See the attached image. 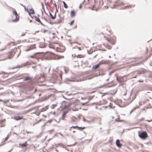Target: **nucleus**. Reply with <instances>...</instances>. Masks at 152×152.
I'll use <instances>...</instances> for the list:
<instances>
[{
    "label": "nucleus",
    "mask_w": 152,
    "mask_h": 152,
    "mask_svg": "<svg viewBox=\"0 0 152 152\" xmlns=\"http://www.w3.org/2000/svg\"><path fill=\"white\" fill-rule=\"evenodd\" d=\"M44 58L45 59L50 60L52 59L57 60L64 57L63 56L55 55L54 53L51 52H49L44 55Z\"/></svg>",
    "instance_id": "1"
},
{
    "label": "nucleus",
    "mask_w": 152,
    "mask_h": 152,
    "mask_svg": "<svg viewBox=\"0 0 152 152\" xmlns=\"http://www.w3.org/2000/svg\"><path fill=\"white\" fill-rule=\"evenodd\" d=\"M138 135L140 138L143 140H145L148 136L147 133L146 131L139 132Z\"/></svg>",
    "instance_id": "2"
},
{
    "label": "nucleus",
    "mask_w": 152,
    "mask_h": 152,
    "mask_svg": "<svg viewBox=\"0 0 152 152\" xmlns=\"http://www.w3.org/2000/svg\"><path fill=\"white\" fill-rule=\"evenodd\" d=\"M12 12L13 15L15 16V18L12 20V21L14 22H17L19 20V17L16 11L14 9H13Z\"/></svg>",
    "instance_id": "3"
},
{
    "label": "nucleus",
    "mask_w": 152,
    "mask_h": 152,
    "mask_svg": "<svg viewBox=\"0 0 152 152\" xmlns=\"http://www.w3.org/2000/svg\"><path fill=\"white\" fill-rule=\"evenodd\" d=\"M17 48H15L12 52H10L7 54V58L10 59L12 57L16 51H17Z\"/></svg>",
    "instance_id": "4"
},
{
    "label": "nucleus",
    "mask_w": 152,
    "mask_h": 152,
    "mask_svg": "<svg viewBox=\"0 0 152 152\" xmlns=\"http://www.w3.org/2000/svg\"><path fill=\"white\" fill-rule=\"evenodd\" d=\"M106 63V61L102 60L101 61H100L97 64H96L94 66H93L92 67V69H95L99 67L100 64H105Z\"/></svg>",
    "instance_id": "5"
},
{
    "label": "nucleus",
    "mask_w": 152,
    "mask_h": 152,
    "mask_svg": "<svg viewBox=\"0 0 152 152\" xmlns=\"http://www.w3.org/2000/svg\"><path fill=\"white\" fill-rule=\"evenodd\" d=\"M29 62H27L25 63H24L22 64L21 66H17L15 67H12L10 68V69H14L15 68L23 67L25 66H26L27 65L29 64Z\"/></svg>",
    "instance_id": "6"
},
{
    "label": "nucleus",
    "mask_w": 152,
    "mask_h": 152,
    "mask_svg": "<svg viewBox=\"0 0 152 152\" xmlns=\"http://www.w3.org/2000/svg\"><path fill=\"white\" fill-rule=\"evenodd\" d=\"M35 44H33L30 45L25 50V51H28L31 50L35 49Z\"/></svg>",
    "instance_id": "7"
},
{
    "label": "nucleus",
    "mask_w": 152,
    "mask_h": 152,
    "mask_svg": "<svg viewBox=\"0 0 152 152\" xmlns=\"http://www.w3.org/2000/svg\"><path fill=\"white\" fill-rule=\"evenodd\" d=\"M116 1H115L114 2L115 4L113 5V7H110L111 8L113 9L115 8V6H119V2L120 1V0H116Z\"/></svg>",
    "instance_id": "8"
},
{
    "label": "nucleus",
    "mask_w": 152,
    "mask_h": 152,
    "mask_svg": "<svg viewBox=\"0 0 152 152\" xmlns=\"http://www.w3.org/2000/svg\"><path fill=\"white\" fill-rule=\"evenodd\" d=\"M66 80L72 82H78L79 80L75 78H67Z\"/></svg>",
    "instance_id": "9"
},
{
    "label": "nucleus",
    "mask_w": 152,
    "mask_h": 152,
    "mask_svg": "<svg viewBox=\"0 0 152 152\" xmlns=\"http://www.w3.org/2000/svg\"><path fill=\"white\" fill-rule=\"evenodd\" d=\"M115 144L116 146L119 148L121 147L122 145V144L120 143V140L118 139L116 140Z\"/></svg>",
    "instance_id": "10"
},
{
    "label": "nucleus",
    "mask_w": 152,
    "mask_h": 152,
    "mask_svg": "<svg viewBox=\"0 0 152 152\" xmlns=\"http://www.w3.org/2000/svg\"><path fill=\"white\" fill-rule=\"evenodd\" d=\"M13 118L16 121H18L22 119L23 117H21L18 116H14Z\"/></svg>",
    "instance_id": "11"
},
{
    "label": "nucleus",
    "mask_w": 152,
    "mask_h": 152,
    "mask_svg": "<svg viewBox=\"0 0 152 152\" xmlns=\"http://www.w3.org/2000/svg\"><path fill=\"white\" fill-rule=\"evenodd\" d=\"M34 13L35 12L33 9L32 8L30 9L29 11L28 12V15H30L31 14H34Z\"/></svg>",
    "instance_id": "12"
},
{
    "label": "nucleus",
    "mask_w": 152,
    "mask_h": 152,
    "mask_svg": "<svg viewBox=\"0 0 152 152\" xmlns=\"http://www.w3.org/2000/svg\"><path fill=\"white\" fill-rule=\"evenodd\" d=\"M49 15L50 17V18L51 19L54 20L55 19L56 17V13H55L54 16H53L52 14L51 13L49 12Z\"/></svg>",
    "instance_id": "13"
},
{
    "label": "nucleus",
    "mask_w": 152,
    "mask_h": 152,
    "mask_svg": "<svg viewBox=\"0 0 152 152\" xmlns=\"http://www.w3.org/2000/svg\"><path fill=\"white\" fill-rule=\"evenodd\" d=\"M75 12L74 10H72L70 12V15L71 17H73L75 16Z\"/></svg>",
    "instance_id": "14"
},
{
    "label": "nucleus",
    "mask_w": 152,
    "mask_h": 152,
    "mask_svg": "<svg viewBox=\"0 0 152 152\" xmlns=\"http://www.w3.org/2000/svg\"><path fill=\"white\" fill-rule=\"evenodd\" d=\"M67 112L66 111H64L63 112V114L61 117V119L63 120H64V118L65 115L67 113Z\"/></svg>",
    "instance_id": "15"
},
{
    "label": "nucleus",
    "mask_w": 152,
    "mask_h": 152,
    "mask_svg": "<svg viewBox=\"0 0 152 152\" xmlns=\"http://www.w3.org/2000/svg\"><path fill=\"white\" fill-rule=\"evenodd\" d=\"M134 5H129V6L127 5V6H125L124 7H122L121 8V9L122 10H124L127 8H129V7L131 8L132 7H134Z\"/></svg>",
    "instance_id": "16"
},
{
    "label": "nucleus",
    "mask_w": 152,
    "mask_h": 152,
    "mask_svg": "<svg viewBox=\"0 0 152 152\" xmlns=\"http://www.w3.org/2000/svg\"><path fill=\"white\" fill-rule=\"evenodd\" d=\"M27 143L26 142H25L23 143H19V144L20 146L22 147H25L26 146Z\"/></svg>",
    "instance_id": "17"
},
{
    "label": "nucleus",
    "mask_w": 152,
    "mask_h": 152,
    "mask_svg": "<svg viewBox=\"0 0 152 152\" xmlns=\"http://www.w3.org/2000/svg\"><path fill=\"white\" fill-rule=\"evenodd\" d=\"M9 136H7V137H6L5 138V139L4 140V141H2L1 142V144L0 145V146L1 145H4V142H5L8 139V138H9Z\"/></svg>",
    "instance_id": "18"
},
{
    "label": "nucleus",
    "mask_w": 152,
    "mask_h": 152,
    "mask_svg": "<svg viewBox=\"0 0 152 152\" xmlns=\"http://www.w3.org/2000/svg\"><path fill=\"white\" fill-rule=\"evenodd\" d=\"M33 17H34L36 21L39 23L40 22V20L39 18H37L36 16H33Z\"/></svg>",
    "instance_id": "19"
},
{
    "label": "nucleus",
    "mask_w": 152,
    "mask_h": 152,
    "mask_svg": "<svg viewBox=\"0 0 152 152\" xmlns=\"http://www.w3.org/2000/svg\"><path fill=\"white\" fill-rule=\"evenodd\" d=\"M32 77H26L23 80L24 81H27L28 80H31L32 79Z\"/></svg>",
    "instance_id": "20"
},
{
    "label": "nucleus",
    "mask_w": 152,
    "mask_h": 152,
    "mask_svg": "<svg viewBox=\"0 0 152 152\" xmlns=\"http://www.w3.org/2000/svg\"><path fill=\"white\" fill-rule=\"evenodd\" d=\"M62 2L63 4L64 7L65 8H67L68 7V6L66 3L64 1H62Z\"/></svg>",
    "instance_id": "21"
},
{
    "label": "nucleus",
    "mask_w": 152,
    "mask_h": 152,
    "mask_svg": "<svg viewBox=\"0 0 152 152\" xmlns=\"http://www.w3.org/2000/svg\"><path fill=\"white\" fill-rule=\"evenodd\" d=\"M115 69H114L110 71L109 73V75L110 76L113 72H115Z\"/></svg>",
    "instance_id": "22"
},
{
    "label": "nucleus",
    "mask_w": 152,
    "mask_h": 152,
    "mask_svg": "<svg viewBox=\"0 0 152 152\" xmlns=\"http://www.w3.org/2000/svg\"><path fill=\"white\" fill-rule=\"evenodd\" d=\"M89 101H90V100H88V101L87 102H81L80 103V104H81L82 105H84L85 104H86L88 103L89 102Z\"/></svg>",
    "instance_id": "23"
},
{
    "label": "nucleus",
    "mask_w": 152,
    "mask_h": 152,
    "mask_svg": "<svg viewBox=\"0 0 152 152\" xmlns=\"http://www.w3.org/2000/svg\"><path fill=\"white\" fill-rule=\"evenodd\" d=\"M34 53V55H33V56H28L27 57L28 58H34V57H35V56L36 54L37 53Z\"/></svg>",
    "instance_id": "24"
},
{
    "label": "nucleus",
    "mask_w": 152,
    "mask_h": 152,
    "mask_svg": "<svg viewBox=\"0 0 152 152\" xmlns=\"http://www.w3.org/2000/svg\"><path fill=\"white\" fill-rule=\"evenodd\" d=\"M41 18L42 19H44V20H45V21L46 22H48V23H50V24H52L51 23H50L49 22H48V20L45 18V17H41Z\"/></svg>",
    "instance_id": "25"
},
{
    "label": "nucleus",
    "mask_w": 152,
    "mask_h": 152,
    "mask_svg": "<svg viewBox=\"0 0 152 152\" xmlns=\"http://www.w3.org/2000/svg\"><path fill=\"white\" fill-rule=\"evenodd\" d=\"M85 127H78V128H77V129H79V130H82L83 129H85Z\"/></svg>",
    "instance_id": "26"
},
{
    "label": "nucleus",
    "mask_w": 152,
    "mask_h": 152,
    "mask_svg": "<svg viewBox=\"0 0 152 152\" xmlns=\"http://www.w3.org/2000/svg\"><path fill=\"white\" fill-rule=\"evenodd\" d=\"M62 72H61L59 73L60 78L61 79H62Z\"/></svg>",
    "instance_id": "27"
},
{
    "label": "nucleus",
    "mask_w": 152,
    "mask_h": 152,
    "mask_svg": "<svg viewBox=\"0 0 152 152\" xmlns=\"http://www.w3.org/2000/svg\"><path fill=\"white\" fill-rule=\"evenodd\" d=\"M110 42L112 45H114L115 44V43L111 40H109Z\"/></svg>",
    "instance_id": "28"
},
{
    "label": "nucleus",
    "mask_w": 152,
    "mask_h": 152,
    "mask_svg": "<svg viewBox=\"0 0 152 152\" xmlns=\"http://www.w3.org/2000/svg\"><path fill=\"white\" fill-rule=\"evenodd\" d=\"M78 128V126H72L71 127V128H73L75 129V128Z\"/></svg>",
    "instance_id": "29"
},
{
    "label": "nucleus",
    "mask_w": 152,
    "mask_h": 152,
    "mask_svg": "<svg viewBox=\"0 0 152 152\" xmlns=\"http://www.w3.org/2000/svg\"><path fill=\"white\" fill-rule=\"evenodd\" d=\"M39 23H40V24H41V25L42 26H47H47H46V25H45L44 24H43V23H42L41 22V21H40V22H39Z\"/></svg>",
    "instance_id": "30"
},
{
    "label": "nucleus",
    "mask_w": 152,
    "mask_h": 152,
    "mask_svg": "<svg viewBox=\"0 0 152 152\" xmlns=\"http://www.w3.org/2000/svg\"><path fill=\"white\" fill-rule=\"evenodd\" d=\"M74 22V20H73L70 23V26H71L72 25Z\"/></svg>",
    "instance_id": "31"
},
{
    "label": "nucleus",
    "mask_w": 152,
    "mask_h": 152,
    "mask_svg": "<svg viewBox=\"0 0 152 152\" xmlns=\"http://www.w3.org/2000/svg\"><path fill=\"white\" fill-rule=\"evenodd\" d=\"M76 143H77V142H75L74 144H73L69 145H68V146L69 147L75 146Z\"/></svg>",
    "instance_id": "32"
},
{
    "label": "nucleus",
    "mask_w": 152,
    "mask_h": 152,
    "mask_svg": "<svg viewBox=\"0 0 152 152\" xmlns=\"http://www.w3.org/2000/svg\"><path fill=\"white\" fill-rule=\"evenodd\" d=\"M144 120V118H141L139 120V122L143 121Z\"/></svg>",
    "instance_id": "33"
},
{
    "label": "nucleus",
    "mask_w": 152,
    "mask_h": 152,
    "mask_svg": "<svg viewBox=\"0 0 152 152\" xmlns=\"http://www.w3.org/2000/svg\"><path fill=\"white\" fill-rule=\"evenodd\" d=\"M52 121L51 120H49L48 121H47L46 123H49V124H50L52 122Z\"/></svg>",
    "instance_id": "34"
},
{
    "label": "nucleus",
    "mask_w": 152,
    "mask_h": 152,
    "mask_svg": "<svg viewBox=\"0 0 152 152\" xmlns=\"http://www.w3.org/2000/svg\"><path fill=\"white\" fill-rule=\"evenodd\" d=\"M42 110H41V112L45 111V110H46L47 109H45V108H42Z\"/></svg>",
    "instance_id": "35"
},
{
    "label": "nucleus",
    "mask_w": 152,
    "mask_h": 152,
    "mask_svg": "<svg viewBox=\"0 0 152 152\" xmlns=\"http://www.w3.org/2000/svg\"><path fill=\"white\" fill-rule=\"evenodd\" d=\"M82 57V56L81 55H78L77 56V58H80Z\"/></svg>",
    "instance_id": "36"
},
{
    "label": "nucleus",
    "mask_w": 152,
    "mask_h": 152,
    "mask_svg": "<svg viewBox=\"0 0 152 152\" xmlns=\"http://www.w3.org/2000/svg\"><path fill=\"white\" fill-rule=\"evenodd\" d=\"M108 106L110 107L111 108H112V109H113L115 107H113L112 106H111L110 105H108Z\"/></svg>",
    "instance_id": "37"
},
{
    "label": "nucleus",
    "mask_w": 152,
    "mask_h": 152,
    "mask_svg": "<svg viewBox=\"0 0 152 152\" xmlns=\"http://www.w3.org/2000/svg\"><path fill=\"white\" fill-rule=\"evenodd\" d=\"M138 82H141L143 83L144 82V80H139L138 81Z\"/></svg>",
    "instance_id": "38"
},
{
    "label": "nucleus",
    "mask_w": 152,
    "mask_h": 152,
    "mask_svg": "<svg viewBox=\"0 0 152 152\" xmlns=\"http://www.w3.org/2000/svg\"><path fill=\"white\" fill-rule=\"evenodd\" d=\"M119 6L120 5H122V6H124V4L123 2H121L120 4L119 3Z\"/></svg>",
    "instance_id": "39"
},
{
    "label": "nucleus",
    "mask_w": 152,
    "mask_h": 152,
    "mask_svg": "<svg viewBox=\"0 0 152 152\" xmlns=\"http://www.w3.org/2000/svg\"><path fill=\"white\" fill-rule=\"evenodd\" d=\"M116 80L118 82V83H121V82L119 80L118 78L117 77H116Z\"/></svg>",
    "instance_id": "40"
},
{
    "label": "nucleus",
    "mask_w": 152,
    "mask_h": 152,
    "mask_svg": "<svg viewBox=\"0 0 152 152\" xmlns=\"http://www.w3.org/2000/svg\"><path fill=\"white\" fill-rule=\"evenodd\" d=\"M56 8V12H55V13H56H56L58 12V8H57H57Z\"/></svg>",
    "instance_id": "41"
},
{
    "label": "nucleus",
    "mask_w": 152,
    "mask_h": 152,
    "mask_svg": "<svg viewBox=\"0 0 152 152\" xmlns=\"http://www.w3.org/2000/svg\"><path fill=\"white\" fill-rule=\"evenodd\" d=\"M53 5L56 7V8H57V5L55 3H53Z\"/></svg>",
    "instance_id": "42"
},
{
    "label": "nucleus",
    "mask_w": 152,
    "mask_h": 152,
    "mask_svg": "<svg viewBox=\"0 0 152 152\" xmlns=\"http://www.w3.org/2000/svg\"><path fill=\"white\" fill-rule=\"evenodd\" d=\"M119 119V118H116V119H115V121H118H118H119L118 120V119Z\"/></svg>",
    "instance_id": "43"
},
{
    "label": "nucleus",
    "mask_w": 152,
    "mask_h": 152,
    "mask_svg": "<svg viewBox=\"0 0 152 152\" xmlns=\"http://www.w3.org/2000/svg\"><path fill=\"white\" fill-rule=\"evenodd\" d=\"M145 121L149 122H150L152 121V119L151 120H146Z\"/></svg>",
    "instance_id": "44"
},
{
    "label": "nucleus",
    "mask_w": 152,
    "mask_h": 152,
    "mask_svg": "<svg viewBox=\"0 0 152 152\" xmlns=\"http://www.w3.org/2000/svg\"><path fill=\"white\" fill-rule=\"evenodd\" d=\"M136 109V107H134V108L132 110H133V111L134 110H135Z\"/></svg>",
    "instance_id": "45"
},
{
    "label": "nucleus",
    "mask_w": 152,
    "mask_h": 152,
    "mask_svg": "<svg viewBox=\"0 0 152 152\" xmlns=\"http://www.w3.org/2000/svg\"><path fill=\"white\" fill-rule=\"evenodd\" d=\"M77 48H78V49L80 50H81V48L80 47H77Z\"/></svg>",
    "instance_id": "46"
},
{
    "label": "nucleus",
    "mask_w": 152,
    "mask_h": 152,
    "mask_svg": "<svg viewBox=\"0 0 152 152\" xmlns=\"http://www.w3.org/2000/svg\"><path fill=\"white\" fill-rule=\"evenodd\" d=\"M82 4H80L79 6V8L80 9L81 7V5H82Z\"/></svg>",
    "instance_id": "47"
},
{
    "label": "nucleus",
    "mask_w": 152,
    "mask_h": 152,
    "mask_svg": "<svg viewBox=\"0 0 152 152\" xmlns=\"http://www.w3.org/2000/svg\"><path fill=\"white\" fill-rule=\"evenodd\" d=\"M47 31V30H43V32L44 33H45L46 31Z\"/></svg>",
    "instance_id": "48"
},
{
    "label": "nucleus",
    "mask_w": 152,
    "mask_h": 152,
    "mask_svg": "<svg viewBox=\"0 0 152 152\" xmlns=\"http://www.w3.org/2000/svg\"><path fill=\"white\" fill-rule=\"evenodd\" d=\"M61 22V20H58V23H60Z\"/></svg>",
    "instance_id": "49"
},
{
    "label": "nucleus",
    "mask_w": 152,
    "mask_h": 152,
    "mask_svg": "<svg viewBox=\"0 0 152 152\" xmlns=\"http://www.w3.org/2000/svg\"><path fill=\"white\" fill-rule=\"evenodd\" d=\"M103 74H99V75H98V76H103Z\"/></svg>",
    "instance_id": "50"
},
{
    "label": "nucleus",
    "mask_w": 152,
    "mask_h": 152,
    "mask_svg": "<svg viewBox=\"0 0 152 152\" xmlns=\"http://www.w3.org/2000/svg\"><path fill=\"white\" fill-rule=\"evenodd\" d=\"M97 55H96L95 56H94V57H93V58H95L96 57V56Z\"/></svg>",
    "instance_id": "51"
},
{
    "label": "nucleus",
    "mask_w": 152,
    "mask_h": 152,
    "mask_svg": "<svg viewBox=\"0 0 152 152\" xmlns=\"http://www.w3.org/2000/svg\"><path fill=\"white\" fill-rule=\"evenodd\" d=\"M132 112H133V110H132V111L130 112V114H131Z\"/></svg>",
    "instance_id": "52"
},
{
    "label": "nucleus",
    "mask_w": 152,
    "mask_h": 152,
    "mask_svg": "<svg viewBox=\"0 0 152 152\" xmlns=\"http://www.w3.org/2000/svg\"><path fill=\"white\" fill-rule=\"evenodd\" d=\"M94 119H92L91 120V121H92V122H94Z\"/></svg>",
    "instance_id": "53"
},
{
    "label": "nucleus",
    "mask_w": 152,
    "mask_h": 152,
    "mask_svg": "<svg viewBox=\"0 0 152 152\" xmlns=\"http://www.w3.org/2000/svg\"><path fill=\"white\" fill-rule=\"evenodd\" d=\"M65 49H63V50L62 51H61V52H63L65 50Z\"/></svg>",
    "instance_id": "54"
},
{
    "label": "nucleus",
    "mask_w": 152,
    "mask_h": 152,
    "mask_svg": "<svg viewBox=\"0 0 152 152\" xmlns=\"http://www.w3.org/2000/svg\"><path fill=\"white\" fill-rule=\"evenodd\" d=\"M29 22L30 23L32 22V20H29Z\"/></svg>",
    "instance_id": "55"
},
{
    "label": "nucleus",
    "mask_w": 152,
    "mask_h": 152,
    "mask_svg": "<svg viewBox=\"0 0 152 152\" xmlns=\"http://www.w3.org/2000/svg\"><path fill=\"white\" fill-rule=\"evenodd\" d=\"M104 7H106L107 8V9H108V7L107 6H105Z\"/></svg>",
    "instance_id": "56"
},
{
    "label": "nucleus",
    "mask_w": 152,
    "mask_h": 152,
    "mask_svg": "<svg viewBox=\"0 0 152 152\" xmlns=\"http://www.w3.org/2000/svg\"><path fill=\"white\" fill-rule=\"evenodd\" d=\"M8 102V101H4V103H7Z\"/></svg>",
    "instance_id": "57"
},
{
    "label": "nucleus",
    "mask_w": 152,
    "mask_h": 152,
    "mask_svg": "<svg viewBox=\"0 0 152 152\" xmlns=\"http://www.w3.org/2000/svg\"><path fill=\"white\" fill-rule=\"evenodd\" d=\"M108 107V106H105L103 107H105V108H107Z\"/></svg>",
    "instance_id": "58"
},
{
    "label": "nucleus",
    "mask_w": 152,
    "mask_h": 152,
    "mask_svg": "<svg viewBox=\"0 0 152 152\" xmlns=\"http://www.w3.org/2000/svg\"><path fill=\"white\" fill-rule=\"evenodd\" d=\"M13 134H16V135H18V134H17V133H15V132H14V133H13Z\"/></svg>",
    "instance_id": "59"
},
{
    "label": "nucleus",
    "mask_w": 152,
    "mask_h": 152,
    "mask_svg": "<svg viewBox=\"0 0 152 152\" xmlns=\"http://www.w3.org/2000/svg\"><path fill=\"white\" fill-rule=\"evenodd\" d=\"M85 2V0H84V1H83V2L81 4H83Z\"/></svg>",
    "instance_id": "60"
},
{
    "label": "nucleus",
    "mask_w": 152,
    "mask_h": 152,
    "mask_svg": "<svg viewBox=\"0 0 152 152\" xmlns=\"http://www.w3.org/2000/svg\"><path fill=\"white\" fill-rule=\"evenodd\" d=\"M50 1L51 3H53V0H50Z\"/></svg>",
    "instance_id": "61"
},
{
    "label": "nucleus",
    "mask_w": 152,
    "mask_h": 152,
    "mask_svg": "<svg viewBox=\"0 0 152 152\" xmlns=\"http://www.w3.org/2000/svg\"><path fill=\"white\" fill-rule=\"evenodd\" d=\"M86 120V119L85 118H83V121H85Z\"/></svg>",
    "instance_id": "62"
},
{
    "label": "nucleus",
    "mask_w": 152,
    "mask_h": 152,
    "mask_svg": "<svg viewBox=\"0 0 152 152\" xmlns=\"http://www.w3.org/2000/svg\"><path fill=\"white\" fill-rule=\"evenodd\" d=\"M64 70H65V73H67V72L66 71V70L65 69H64Z\"/></svg>",
    "instance_id": "63"
},
{
    "label": "nucleus",
    "mask_w": 152,
    "mask_h": 152,
    "mask_svg": "<svg viewBox=\"0 0 152 152\" xmlns=\"http://www.w3.org/2000/svg\"><path fill=\"white\" fill-rule=\"evenodd\" d=\"M25 34H23L21 36H24L25 35Z\"/></svg>",
    "instance_id": "64"
}]
</instances>
